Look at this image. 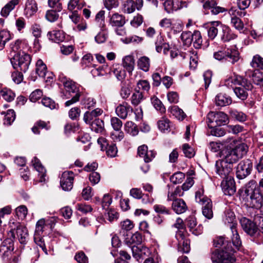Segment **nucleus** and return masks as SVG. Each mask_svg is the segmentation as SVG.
Returning a JSON list of instances; mask_svg holds the SVG:
<instances>
[{
    "mask_svg": "<svg viewBox=\"0 0 263 263\" xmlns=\"http://www.w3.org/2000/svg\"><path fill=\"white\" fill-rule=\"evenodd\" d=\"M144 96L143 92L135 89V91L133 93L130 98L131 103L134 106L138 105L143 100Z\"/></svg>",
    "mask_w": 263,
    "mask_h": 263,
    "instance_id": "nucleus-43",
    "label": "nucleus"
},
{
    "mask_svg": "<svg viewBox=\"0 0 263 263\" xmlns=\"http://www.w3.org/2000/svg\"><path fill=\"white\" fill-rule=\"evenodd\" d=\"M123 11L125 13H131L135 10V3L133 0L126 1L123 6Z\"/></svg>",
    "mask_w": 263,
    "mask_h": 263,
    "instance_id": "nucleus-54",
    "label": "nucleus"
},
{
    "mask_svg": "<svg viewBox=\"0 0 263 263\" xmlns=\"http://www.w3.org/2000/svg\"><path fill=\"white\" fill-rule=\"evenodd\" d=\"M252 89H248L246 88H242L241 87L233 88V91L239 99L242 101L246 100L248 97V91H251Z\"/></svg>",
    "mask_w": 263,
    "mask_h": 263,
    "instance_id": "nucleus-39",
    "label": "nucleus"
},
{
    "mask_svg": "<svg viewBox=\"0 0 263 263\" xmlns=\"http://www.w3.org/2000/svg\"><path fill=\"white\" fill-rule=\"evenodd\" d=\"M137 153L140 157L143 158L145 163L151 162L156 155V152L152 150L148 151V147L145 145L139 146Z\"/></svg>",
    "mask_w": 263,
    "mask_h": 263,
    "instance_id": "nucleus-16",
    "label": "nucleus"
},
{
    "mask_svg": "<svg viewBox=\"0 0 263 263\" xmlns=\"http://www.w3.org/2000/svg\"><path fill=\"white\" fill-rule=\"evenodd\" d=\"M253 170V162L249 159L239 162L236 168V176L238 179H243L250 175Z\"/></svg>",
    "mask_w": 263,
    "mask_h": 263,
    "instance_id": "nucleus-9",
    "label": "nucleus"
},
{
    "mask_svg": "<svg viewBox=\"0 0 263 263\" xmlns=\"http://www.w3.org/2000/svg\"><path fill=\"white\" fill-rule=\"evenodd\" d=\"M158 127L163 133H168L170 131V121L168 119L162 118L158 121Z\"/></svg>",
    "mask_w": 263,
    "mask_h": 263,
    "instance_id": "nucleus-48",
    "label": "nucleus"
},
{
    "mask_svg": "<svg viewBox=\"0 0 263 263\" xmlns=\"http://www.w3.org/2000/svg\"><path fill=\"white\" fill-rule=\"evenodd\" d=\"M240 56L238 48L236 46L226 49L225 61L235 64L240 59Z\"/></svg>",
    "mask_w": 263,
    "mask_h": 263,
    "instance_id": "nucleus-17",
    "label": "nucleus"
},
{
    "mask_svg": "<svg viewBox=\"0 0 263 263\" xmlns=\"http://www.w3.org/2000/svg\"><path fill=\"white\" fill-rule=\"evenodd\" d=\"M205 202L204 204L201 205H202V214L207 219H210L213 217L212 202L211 199H207Z\"/></svg>",
    "mask_w": 263,
    "mask_h": 263,
    "instance_id": "nucleus-30",
    "label": "nucleus"
},
{
    "mask_svg": "<svg viewBox=\"0 0 263 263\" xmlns=\"http://www.w3.org/2000/svg\"><path fill=\"white\" fill-rule=\"evenodd\" d=\"M98 143L100 145L102 151H106V154L108 157H116L118 150L115 144H109L107 140L103 137L98 138Z\"/></svg>",
    "mask_w": 263,
    "mask_h": 263,
    "instance_id": "nucleus-13",
    "label": "nucleus"
},
{
    "mask_svg": "<svg viewBox=\"0 0 263 263\" xmlns=\"http://www.w3.org/2000/svg\"><path fill=\"white\" fill-rule=\"evenodd\" d=\"M32 163L34 168L39 173V181L45 182L46 181V171L41 164L40 160L36 157H34L32 160Z\"/></svg>",
    "mask_w": 263,
    "mask_h": 263,
    "instance_id": "nucleus-18",
    "label": "nucleus"
},
{
    "mask_svg": "<svg viewBox=\"0 0 263 263\" xmlns=\"http://www.w3.org/2000/svg\"><path fill=\"white\" fill-rule=\"evenodd\" d=\"M138 66L141 70L147 72L150 67L149 59L146 56L141 57L138 61Z\"/></svg>",
    "mask_w": 263,
    "mask_h": 263,
    "instance_id": "nucleus-42",
    "label": "nucleus"
},
{
    "mask_svg": "<svg viewBox=\"0 0 263 263\" xmlns=\"http://www.w3.org/2000/svg\"><path fill=\"white\" fill-rule=\"evenodd\" d=\"M211 26L208 30V35L209 39L213 40L217 35H219L221 22L220 21H212L210 22Z\"/></svg>",
    "mask_w": 263,
    "mask_h": 263,
    "instance_id": "nucleus-23",
    "label": "nucleus"
},
{
    "mask_svg": "<svg viewBox=\"0 0 263 263\" xmlns=\"http://www.w3.org/2000/svg\"><path fill=\"white\" fill-rule=\"evenodd\" d=\"M46 226L44 219H41L36 222L34 235L41 236Z\"/></svg>",
    "mask_w": 263,
    "mask_h": 263,
    "instance_id": "nucleus-63",
    "label": "nucleus"
},
{
    "mask_svg": "<svg viewBox=\"0 0 263 263\" xmlns=\"http://www.w3.org/2000/svg\"><path fill=\"white\" fill-rule=\"evenodd\" d=\"M172 208L173 211L177 214L184 213L188 208L185 202L182 199H176L172 202Z\"/></svg>",
    "mask_w": 263,
    "mask_h": 263,
    "instance_id": "nucleus-22",
    "label": "nucleus"
},
{
    "mask_svg": "<svg viewBox=\"0 0 263 263\" xmlns=\"http://www.w3.org/2000/svg\"><path fill=\"white\" fill-rule=\"evenodd\" d=\"M241 76L233 73L224 80V85L228 87H231L233 89L235 86H237Z\"/></svg>",
    "mask_w": 263,
    "mask_h": 263,
    "instance_id": "nucleus-27",
    "label": "nucleus"
},
{
    "mask_svg": "<svg viewBox=\"0 0 263 263\" xmlns=\"http://www.w3.org/2000/svg\"><path fill=\"white\" fill-rule=\"evenodd\" d=\"M221 189L226 195L231 196L236 192L235 182L233 177L223 179L221 183Z\"/></svg>",
    "mask_w": 263,
    "mask_h": 263,
    "instance_id": "nucleus-14",
    "label": "nucleus"
},
{
    "mask_svg": "<svg viewBox=\"0 0 263 263\" xmlns=\"http://www.w3.org/2000/svg\"><path fill=\"white\" fill-rule=\"evenodd\" d=\"M242 198L247 206L259 209L263 202V179L258 183L251 180L245 185Z\"/></svg>",
    "mask_w": 263,
    "mask_h": 263,
    "instance_id": "nucleus-2",
    "label": "nucleus"
},
{
    "mask_svg": "<svg viewBox=\"0 0 263 263\" xmlns=\"http://www.w3.org/2000/svg\"><path fill=\"white\" fill-rule=\"evenodd\" d=\"M30 55L26 53L18 51L12 58L11 59V63L15 69L20 68V71L26 72L31 63Z\"/></svg>",
    "mask_w": 263,
    "mask_h": 263,
    "instance_id": "nucleus-5",
    "label": "nucleus"
},
{
    "mask_svg": "<svg viewBox=\"0 0 263 263\" xmlns=\"http://www.w3.org/2000/svg\"><path fill=\"white\" fill-rule=\"evenodd\" d=\"M0 93L2 97L7 102L12 101L15 97V93L11 90L7 88L2 89Z\"/></svg>",
    "mask_w": 263,
    "mask_h": 263,
    "instance_id": "nucleus-50",
    "label": "nucleus"
},
{
    "mask_svg": "<svg viewBox=\"0 0 263 263\" xmlns=\"http://www.w3.org/2000/svg\"><path fill=\"white\" fill-rule=\"evenodd\" d=\"M122 65L129 73H132L135 68V59L132 55L125 56L122 60Z\"/></svg>",
    "mask_w": 263,
    "mask_h": 263,
    "instance_id": "nucleus-31",
    "label": "nucleus"
},
{
    "mask_svg": "<svg viewBox=\"0 0 263 263\" xmlns=\"http://www.w3.org/2000/svg\"><path fill=\"white\" fill-rule=\"evenodd\" d=\"M92 131L96 133H102L104 130V121L101 119L95 120L92 123H88Z\"/></svg>",
    "mask_w": 263,
    "mask_h": 263,
    "instance_id": "nucleus-38",
    "label": "nucleus"
},
{
    "mask_svg": "<svg viewBox=\"0 0 263 263\" xmlns=\"http://www.w3.org/2000/svg\"><path fill=\"white\" fill-rule=\"evenodd\" d=\"M248 150V147L246 144L240 143L234 148L227 151L224 157L221 160L234 166V164L242 158L247 153Z\"/></svg>",
    "mask_w": 263,
    "mask_h": 263,
    "instance_id": "nucleus-4",
    "label": "nucleus"
},
{
    "mask_svg": "<svg viewBox=\"0 0 263 263\" xmlns=\"http://www.w3.org/2000/svg\"><path fill=\"white\" fill-rule=\"evenodd\" d=\"M15 113L13 109H9L7 110L5 116L4 124L7 125H10L15 119Z\"/></svg>",
    "mask_w": 263,
    "mask_h": 263,
    "instance_id": "nucleus-61",
    "label": "nucleus"
},
{
    "mask_svg": "<svg viewBox=\"0 0 263 263\" xmlns=\"http://www.w3.org/2000/svg\"><path fill=\"white\" fill-rule=\"evenodd\" d=\"M220 26L219 36L222 42H228L237 37V35L231 30L229 26L222 23Z\"/></svg>",
    "mask_w": 263,
    "mask_h": 263,
    "instance_id": "nucleus-15",
    "label": "nucleus"
},
{
    "mask_svg": "<svg viewBox=\"0 0 263 263\" xmlns=\"http://www.w3.org/2000/svg\"><path fill=\"white\" fill-rule=\"evenodd\" d=\"M191 40L193 46L196 49L201 48L202 43V38L200 32L199 30H195L192 33Z\"/></svg>",
    "mask_w": 263,
    "mask_h": 263,
    "instance_id": "nucleus-36",
    "label": "nucleus"
},
{
    "mask_svg": "<svg viewBox=\"0 0 263 263\" xmlns=\"http://www.w3.org/2000/svg\"><path fill=\"white\" fill-rule=\"evenodd\" d=\"M178 250L182 253H188L190 251L189 240L186 239L178 243Z\"/></svg>",
    "mask_w": 263,
    "mask_h": 263,
    "instance_id": "nucleus-56",
    "label": "nucleus"
},
{
    "mask_svg": "<svg viewBox=\"0 0 263 263\" xmlns=\"http://www.w3.org/2000/svg\"><path fill=\"white\" fill-rule=\"evenodd\" d=\"M20 0H11L2 9L1 13L3 17H7L10 12L17 6Z\"/></svg>",
    "mask_w": 263,
    "mask_h": 263,
    "instance_id": "nucleus-32",
    "label": "nucleus"
},
{
    "mask_svg": "<svg viewBox=\"0 0 263 263\" xmlns=\"http://www.w3.org/2000/svg\"><path fill=\"white\" fill-rule=\"evenodd\" d=\"M252 80L255 85L263 86V72L258 70H255L252 74Z\"/></svg>",
    "mask_w": 263,
    "mask_h": 263,
    "instance_id": "nucleus-51",
    "label": "nucleus"
},
{
    "mask_svg": "<svg viewBox=\"0 0 263 263\" xmlns=\"http://www.w3.org/2000/svg\"><path fill=\"white\" fill-rule=\"evenodd\" d=\"M16 233L20 243L22 245L26 244L29 239V235L27 228L20 223H17Z\"/></svg>",
    "mask_w": 263,
    "mask_h": 263,
    "instance_id": "nucleus-19",
    "label": "nucleus"
},
{
    "mask_svg": "<svg viewBox=\"0 0 263 263\" xmlns=\"http://www.w3.org/2000/svg\"><path fill=\"white\" fill-rule=\"evenodd\" d=\"M95 21L102 31L106 29L105 23V11L100 10L96 15Z\"/></svg>",
    "mask_w": 263,
    "mask_h": 263,
    "instance_id": "nucleus-37",
    "label": "nucleus"
},
{
    "mask_svg": "<svg viewBox=\"0 0 263 263\" xmlns=\"http://www.w3.org/2000/svg\"><path fill=\"white\" fill-rule=\"evenodd\" d=\"M124 242L129 247L132 246L140 245L142 242V237L140 233L137 232L131 235L130 237L125 238Z\"/></svg>",
    "mask_w": 263,
    "mask_h": 263,
    "instance_id": "nucleus-24",
    "label": "nucleus"
},
{
    "mask_svg": "<svg viewBox=\"0 0 263 263\" xmlns=\"http://www.w3.org/2000/svg\"><path fill=\"white\" fill-rule=\"evenodd\" d=\"M229 114L232 119L237 121L243 122L247 120V116L242 111L236 109H231Z\"/></svg>",
    "mask_w": 263,
    "mask_h": 263,
    "instance_id": "nucleus-35",
    "label": "nucleus"
},
{
    "mask_svg": "<svg viewBox=\"0 0 263 263\" xmlns=\"http://www.w3.org/2000/svg\"><path fill=\"white\" fill-rule=\"evenodd\" d=\"M93 60V58L92 54L90 53H87L83 57L81 60V64L83 68L90 67L93 65L91 63Z\"/></svg>",
    "mask_w": 263,
    "mask_h": 263,
    "instance_id": "nucleus-59",
    "label": "nucleus"
},
{
    "mask_svg": "<svg viewBox=\"0 0 263 263\" xmlns=\"http://www.w3.org/2000/svg\"><path fill=\"white\" fill-rule=\"evenodd\" d=\"M109 23L113 27H121L125 24L126 20L123 15L115 13L110 16Z\"/></svg>",
    "mask_w": 263,
    "mask_h": 263,
    "instance_id": "nucleus-26",
    "label": "nucleus"
},
{
    "mask_svg": "<svg viewBox=\"0 0 263 263\" xmlns=\"http://www.w3.org/2000/svg\"><path fill=\"white\" fill-rule=\"evenodd\" d=\"M224 220L226 223H228L230 224V228L233 224H235V228L237 227V224L236 221L235 215L234 213L232 211L228 210L225 211Z\"/></svg>",
    "mask_w": 263,
    "mask_h": 263,
    "instance_id": "nucleus-41",
    "label": "nucleus"
},
{
    "mask_svg": "<svg viewBox=\"0 0 263 263\" xmlns=\"http://www.w3.org/2000/svg\"><path fill=\"white\" fill-rule=\"evenodd\" d=\"M192 33L191 31H183L181 34L180 38L184 44L190 46L192 44L191 39Z\"/></svg>",
    "mask_w": 263,
    "mask_h": 263,
    "instance_id": "nucleus-62",
    "label": "nucleus"
},
{
    "mask_svg": "<svg viewBox=\"0 0 263 263\" xmlns=\"http://www.w3.org/2000/svg\"><path fill=\"white\" fill-rule=\"evenodd\" d=\"M231 103V97L226 94L219 93L215 97V103L217 106H225L230 105Z\"/></svg>",
    "mask_w": 263,
    "mask_h": 263,
    "instance_id": "nucleus-33",
    "label": "nucleus"
},
{
    "mask_svg": "<svg viewBox=\"0 0 263 263\" xmlns=\"http://www.w3.org/2000/svg\"><path fill=\"white\" fill-rule=\"evenodd\" d=\"M182 151L185 156L189 158H193L195 155L194 149L187 143L183 144Z\"/></svg>",
    "mask_w": 263,
    "mask_h": 263,
    "instance_id": "nucleus-60",
    "label": "nucleus"
},
{
    "mask_svg": "<svg viewBox=\"0 0 263 263\" xmlns=\"http://www.w3.org/2000/svg\"><path fill=\"white\" fill-rule=\"evenodd\" d=\"M251 66L255 69H263V58L259 54L253 56L250 63Z\"/></svg>",
    "mask_w": 263,
    "mask_h": 263,
    "instance_id": "nucleus-47",
    "label": "nucleus"
},
{
    "mask_svg": "<svg viewBox=\"0 0 263 263\" xmlns=\"http://www.w3.org/2000/svg\"><path fill=\"white\" fill-rule=\"evenodd\" d=\"M103 113V110L99 108L91 111H87L83 117L84 122L86 124L92 123L95 120L100 119L98 117Z\"/></svg>",
    "mask_w": 263,
    "mask_h": 263,
    "instance_id": "nucleus-20",
    "label": "nucleus"
},
{
    "mask_svg": "<svg viewBox=\"0 0 263 263\" xmlns=\"http://www.w3.org/2000/svg\"><path fill=\"white\" fill-rule=\"evenodd\" d=\"M58 12V11L53 9L47 10L45 14L46 19L50 22H55L59 17Z\"/></svg>",
    "mask_w": 263,
    "mask_h": 263,
    "instance_id": "nucleus-55",
    "label": "nucleus"
},
{
    "mask_svg": "<svg viewBox=\"0 0 263 263\" xmlns=\"http://www.w3.org/2000/svg\"><path fill=\"white\" fill-rule=\"evenodd\" d=\"M213 245L215 248H221V249L211 250L209 255L212 263H234V249L228 238L216 237L213 240Z\"/></svg>",
    "mask_w": 263,
    "mask_h": 263,
    "instance_id": "nucleus-1",
    "label": "nucleus"
},
{
    "mask_svg": "<svg viewBox=\"0 0 263 263\" xmlns=\"http://www.w3.org/2000/svg\"><path fill=\"white\" fill-rule=\"evenodd\" d=\"M208 124L221 126L229 122L228 115L222 111H210L207 115Z\"/></svg>",
    "mask_w": 263,
    "mask_h": 263,
    "instance_id": "nucleus-8",
    "label": "nucleus"
},
{
    "mask_svg": "<svg viewBox=\"0 0 263 263\" xmlns=\"http://www.w3.org/2000/svg\"><path fill=\"white\" fill-rule=\"evenodd\" d=\"M207 199H210L206 196L204 195V190L203 187L201 189H199L195 193V200L199 204H204L205 203V201L207 200Z\"/></svg>",
    "mask_w": 263,
    "mask_h": 263,
    "instance_id": "nucleus-52",
    "label": "nucleus"
},
{
    "mask_svg": "<svg viewBox=\"0 0 263 263\" xmlns=\"http://www.w3.org/2000/svg\"><path fill=\"white\" fill-rule=\"evenodd\" d=\"M37 10V4L35 0H26L25 13L28 16H31Z\"/></svg>",
    "mask_w": 263,
    "mask_h": 263,
    "instance_id": "nucleus-28",
    "label": "nucleus"
},
{
    "mask_svg": "<svg viewBox=\"0 0 263 263\" xmlns=\"http://www.w3.org/2000/svg\"><path fill=\"white\" fill-rule=\"evenodd\" d=\"M168 111L179 120H183L186 117L183 111L177 106H174L168 108Z\"/></svg>",
    "mask_w": 263,
    "mask_h": 263,
    "instance_id": "nucleus-40",
    "label": "nucleus"
},
{
    "mask_svg": "<svg viewBox=\"0 0 263 263\" xmlns=\"http://www.w3.org/2000/svg\"><path fill=\"white\" fill-rule=\"evenodd\" d=\"M58 80L62 83L66 91V94L64 95L63 99H67L71 98L65 103V106L68 107L78 102L81 96L80 90V85L67 77L63 73H59Z\"/></svg>",
    "mask_w": 263,
    "mask_h": 263,
    "instance_id": "nucleus-3",
    "label": "nucleus"
},
{
    "mask_svg": "<svg viewBox=\"0 0 263 263\" xmlns=\"http://www.w3.org/2000/svg\"><path fill=\"white\" fill-rule=\"evenodd\" d=\"M74 174L72 171H65L62 174L60 185L65 191H69L73 187Z\"/></svg>",
    "mask_w": 263,
    "mask_h": 263,
    "instance_id": "nucleus-12",
    "label": "nucleus"
},
{
    "mask_svg": "<svg viewBox=\"0 0 263 263\" xmlns=\"http://www.w3.org/2000/svg\"><path fill=\"white\" fill-rule=\"evenodd\" d=\"M47 37L49 40L55 43H59L64 41L65 35L63 31L53 30L48 32Z\"/></svg>",
    "mask_w": 263,
    "mask_h": 263,
    "instance_id": "nucleus-25",
    "label": "nucleus"
},
{
    "mask_svg": "<svg viewBox=\"0 0 263 263\" xmlns=\"http://www.w3.org/2000/svg\"><path fill=\"white\" fill-rule=\"evenodd\" d=\"M133 110L132 107L126 102L119 104L116 108V114L122 119H125L128 112H132Z\"/></svg>",
    "mask_w": 263,
    "mask_h": 263,
    "instance_id": "nucleus-21",
    "label": "nucleus"
},
{
    "mask_svg": "<svg viewBox=\"0 0 263 263\" xmlns=\"http://www.w3.org/2000/svg\"><path fill=\"white\" fill-rule=\"evenodd\" d=\"M45 129L46 130H49L50 129V122L39 120L34 123L31 130L34 134L39 135L40 134V129Z\"/></svg>",
    "mask_w": 263,
    "mask_h": 263,
    "instance_id": "nucleus-29",
    "label": "nucleus"
},
{
    "mask_svg": "<svg viewBox=\"0 0 263 263\" xmlns=\"http://www.w3.org/2000/svg\"><path fill=\"white\" fill-rule=\"evenodd\" d=\"M208 127L211 129V135L214 136L220 137L226 134V131L223 128L215 125L208 124Z\"/></svg>",
    "mask_w": 263,
    "mask_h": 263,
    "instance_id": "nucleus-46",
    "label": "nucleus"
},
{
    "mask_svg": "<svg viewBox=\"0 0 263 263\" xmlns=\"http://www.w3.org/2000/svg\"><path fill=\"white\" fill-rule=\"evenodd\" d=\"M42 103L44 106L49 107L51 109H57L59 107L58 104L48 97H44L42 100Z\"/></svg>",
    "mask_w": 263,
    "mask_h": 263,
    "instance_id": "nucleus-57",
    "label": "nucleus"
},
{
    "mask_svg": "<svg viewBox=\"0 0 263 263\" xmlns=\"http://www.w3.org/2000/svg\"><path fill=\"white\" fill-rule=\"evenodd\" d=\"M216 172L221 178L224 179L233 177V166L231 164L219 160L215 164Z\"/></svg>",
    "mask_w": 263,
    "mask_h": 263,
    "instance_id": "nucleus-11",
    "label": "nucleus"
},
{
    "mask_svg": "<svg viewBox=\"0 0 263 263\" xmlns=\"http://www.w3.org/2000/svg\"><path fill=\"white\" fill-rule=\"evenodd\" d=\"M239 222L242 229L246 233L254 238L257 239V235H259V229L255 222L245 217H241Z\"/></svg>",
    "mask_w": 263,
    "mask_h": 263,
    "instance_id": "nucleus-10",
    "label": "nucleus"
},
{
    "mask_svg": "<svg viewBox=\"0 0 263 263\" xmlns=\"http://www.w3.org/2000/svg\"><path fill=\"white\" fill-rule=\"evenodd\" d=\"M231 230L232 233V241L233 246L237 249H239L241 245V241L238 233L237 227L235 228V224L231 227Z\"/></svg>",
    "mask_w": 263,
    "mask_h": 263,
    "instance_id": "nucleus-34",
    "label": "nucleus"
},
{
    "mask_svg": "<svg viewBox=\"0 0 263 263\" xmlns=\"http://www.w3.org/2000/svg\"><path fill=\"white\" fill-rule=\"evenodd\" d=\"M185 178V174L181 172H177L172 175L170 180L174 184L181 183Z\"/></svg>",
    "mask_w": 263,
    "mask_h": 263,
    "instance_id": "nucleus-53",
    "label": "nucleus"
},
{
    "mask_svg": "<svg viewBox=\"0 0 263 263\" xmlns=\"http://www.w3.org/2000/svg\"><path fill=\"white\" fill-rule=\"evenodd\" d=\"M31 30L33 35L35 38H40L41 37L42 30V27L40 24L34 23L31 25Z\"/></svg>",
    "mask_w": 263,
    "mask_h": 263,
    "instance_id": "nucleus-64",
    "label": "nucleus"
},
{
    "mask_svg": "<svg viewBox=\"0 0 263 263\" xmlns=\"http://www.w3.org/2000/svg\"><path fill=\"white\" fill-rule=\"evenodd\" d=\"M11 39V35L8 31L3 30L0 31V50L3 49L6 42Z\"/></svg>",
    "mask_w": 263,
    "mask_h": 263,
    "instance_id": "nucleus-49",
    "label": "nucleus"
},
{
    "mask_svg": "<svg viewBox=\"0 0 263 263\" xmlns=\"http://www.w3.org/2000/svg\"><path fill=\"white\" fill-rule=\"evenodd\" d=\"M199 2L202 4L204 11L209 10L212 15L217 16L228 12L226 8L218 5V0H199Z\"/></svg>",
    "mask_w": 263,
    "mask_h": 263,
    "instance_id": "nucleus-7",
    "label": "nucleus"
},
{
    "mask_svg": "<svg viewBox=\"0 0 263 263\" xmlns=\"http://www.w3.org/2000/svg\"><path fill=\"white\" fill-rule=\"evenodd\" d=\"M14 230L11 229L8 235L9 237L5 239L0 246V255L3 260L8 259L11 252L14 250Z\"/></svg>",
    "mask_w": 263,
    "mask_h": 263,
    "instance_id": "nucleus-6",
    "label": "nucleus"
},
{
    "mask_svg": "<svg viewBox=\"0 0 263 263\" xmlns=\"http://www.w3.org/2000/svg\"><path fill=\"white\" fill-rule=\"evenodd\" d=\"M231 23L238 30H241L244 27L243 23L241 20L236 16H231Z\"/></svg>",
    "mask_w": 263,
    "mask_h": 263,
    "instance_id": "nucleus-58",
    "label": "nucleus"
},
{
    "mask_svg": "<svg viewBox=\"0 0 263 263\" xmlns=\"http://www.w3.org/2000/svg\"><path fill=\"white\" fill-rule=\"evenodd\" d=\"M35 71L39 77L45 78L47 67L41 60H38L36 62Z\"/></svg>",
    "mask_w": 263,
    "mask_h": 263,
    "instance_id": "nucleus-44",
    "label": "nucleus"
},
{
    "mask_svg": "<svg viewBox=\"0 0 263 263\" xmlns=\"http://www.w3.org/2000/svg\"><path fill=\"white\" fill-rule=\"evenodd\" d=\"M151 102L154 108L161 114L166 111V109L162 102L157 97L153 96L151 98Z\"/></svg>",
    "mask_w": 263,
    "mask_h": 263,
    "instance_id": "nucleus-45",
    "label": "nucleus"
}]
</instances>
